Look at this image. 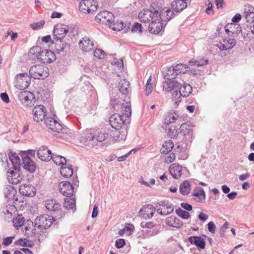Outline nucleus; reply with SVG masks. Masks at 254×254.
I'll use <instances>...</instances> for the list:
<instances>
[{
    "mask_svg": "<svg viewBox=\"0 0 254 254\" xmlns=\"http://www.w3.org/2000/svg\"><path fill=\"white\" fill-rule=\"evenodd\" d=\"M68 31V27L66 25L56 24L54 26L53 34L54 40H63Z\"/></svg>",
    "mask_w": 254,
    "mask_h": 254,
    "instance_id": "obj_11",
    "label": "nucleus"
},
{
    "mask_svg": "<svg viewBox=\"0 0 254 254\" xmlns=\"http://www.w3.org/2000/svg\"><path fill=\"white\" fill-rule=\"evenodd\" d=\"M109 122L113 128L119 130L122 128L125 122L124 115L114 114L110 117Z\"/></svg>",
    "mask_w": 254,
    "mask_h": 254,
    "instance_id": "obj_14",
    "label": "nucleus"
},
{
    "mask_svg": "<svg viewBox=\"0 0 254 254\" xmlns=\"http://www.w3.org/2000/svg\"><path fill=\"white\" fill-rule=\"evenodd\" d=\"M182 166L178 163H174L170 165L169 172L171 176L175 179H179L182 175Z\"/></svg>",
    "mask_w": 254,
    "mask_h": 254,
    "instance_id": "obj_27",
    "label": "nucleus"
},
{
    "mask_svg": "<svg viewBox=\"0 0 254 254\" xmlns=\"http://www.w3.org/2000/svg\"><path fill=\"white\" fill-rule=\"evenodd\" d=\"M38 158L43 161H49L52 158L51 151L47 146H42L37 152Z\"/></svg>",
    "mask_w": 254,
    "mask_h": 254,
    "instance_id": "obj_19",
    "label": "nucleus"
},
{
    "mask_svg": "<svg viewBox=\"0 0 254 254\" xmlns=\"http://www.w3.org/2000/svg\"><path fill=\"white\" fill-rule=\"evenodd\" d=\"M208 230L211 233L213 234L215 232L216 226L213 221H210L207 224Z\"/></svg>",
    "mask_w": 254,
    "mask_h": 254,
    "instance_id": "obj_64",
    "label": "nucleus"
},
{
    "mask_svg": "<svg viewBox=\"0 0 254 254\" xmlns=\"http://www.w3.org/2000/svg\"><path fill=\"white\" fill-rule=\"evenodd\" d=\"M151 21L148 26V29L149 32L153 34L159 33L166 25V23L165 24L163 23L165 21H162L161 18L159 17H156ZM166 22L165 21V22Z\"/></svg>",
    "mask_w": 254,
    "mask_h": 254,
    "instance_id": "obj_10",
    "label": "nucleus"
},
{
    "mask_svg": "<svg viewBox=\"0 0 254 254\" xmlns=\"http://www.w3.org/2000/svg\"><path fill=\"white\" fill-rule=\"evenodd\" d=\"M59 190L64 195L71 197L73 193V187L70 182L65 181L61 182L59 185Z\"/></svg>",
    "mask_w": 254,
    "mask_h": 254,
    "instance_id": "obj_15",
    "label": "nucleus"
},
{
    "mask_svg": "<svg viewBox=\"0 0 254 254\" xmlns=\"http://www.w3.org/2000/svg\"><path fill=\"white\" fill-rule=\"evenodd\" d=\"M155 211V207L151 204L143 206L139 210L140 216L145 219L152 218Z\"/></svg>",
    "mask_w": 254,
    "mask_h": 254,
    "instance_id": "obj_17",
    "label": "nucleus"
},
{
    "mask_svg": "<svg viewBox=\"0 0 254 254\" xmlns=\"http://www.w3.org/2000/svg\"><path fill=\"white\" fill-rule=\"evenodd\" d=\"M187 0H174L172 4V8L173 10L172 11L175 13V12L177 13H179L185 9L187 7V3L186 2ZM171 11L172 10L170 9ZM175 15V13H174ZM175 16V15H174ZM173 16L172 18H173Z\"/></svg>",
    "mask_w": 254,
    "mask_h": 254,
    "instance_id": "obj_23",
    "label": "nucleus"
},
{
    "mask_svg": "<svg viewBox=\"0 0 254 254\" xmlns=\"http://www.w3.org/2000/svg\"><path fill=\"white\" fill-rule=\"evenodd\" d=\"M46 209L52 212L53 217L61 219L64 216V213L62 211L61 205L55 199H48L45 201Z\"/></svg>",
    "mask_w": 254,
    "mask_h": 254,
    "instance_id": "obj_4",
    "label": "nucleus"
},
{
    "mask_svg": "<svg viewBox=\"0 0 254 254\" xmlns=\"http://www.w3.org/2000/svg\"><path fill=\"white\" fill-rule=\"evenodd\" d=\"M188 241L191 245H195L198 249H205V242L201 236H190L188 238Z\"/></svg>",
    "mask_w": 254,
    "mask_h": 254,
    "instance_id": "obj_26",
    "label": "nucleus"
},
{
    "mask_svg": "<svg viewBox=\"0 0 254 254\" xmlns=\"http://www.w3.org/2000/svg\"><path fill=\"white\" fill-rule=\"evenodd\" d=\"M7 179L10 183L17 184L22 180V177L20 175V169L18 170L8 171L7 172Z\"/></svg>",
    "mask_w": 254,
    "mask_h": 254,
    "instance_id": "obj_20",
    "label": "nucleus"
},
{
    "mask_svg": "<svg viewBox=\"0 0 254 254\" xmlns=\"http://www.w3.org/2000/svg\"><path fill=\"white\" fill-rule=\"evenodd\" d=\"M162 73L164 78L168 80L167 81H163V85L165 82H168L173 80H179L180 79L179 78L176 79V76L177 75H176V72H175L174 66L168 67L166 68H164V70L162 71Z\"/></svg>",
    "mask_w": 254,
    "mask_h": 254,
    "instance_id": "obj_21",
    "label": "nucleus"
},
{
    "mask_svg": "<svg viewBox=\"0 0 254 254\" xmlns=\"http://www.w3.org/2000/svg\"><path fill=\"white\" fill-rule=\"evenodd\" d=\"M246 13L245 18L248 22L254 23V12L251 11L249 10L248 11H245Z\"/></svg>",
    "mask_w": 254,
    "mask_h": 254,
    "instance_id": "obj_53",
    "label": "nucleus"
},
{
    "mask_svg": "<svg viewBox=\"0 0 254 254\" xmlns=\"http://www.w3.org/2000/svg\"><path fill=\"white\" fill-rule=\"evenodd\" d=\"M192 195L195 196L194 199L196 202H202L205 199V193L203 188L199 187L196 188L192 192Z\"/></svg>",
    "mask_w": 254,
    "mask_h": 254,
    "instance_id": "obj_29",
    "label": "nucleus"
},
{
    "mask_svg": "<svg viewBox=\"0 0 254 254\" xmlns=\"http://www.w3.org/2000/svg\"><path fill=\"white\" fill-rule=\"evenodd\" d=\"M33 59L36 58L41 63H50L55 61L56 57L55 53L51 50H44L39 46L32 47L29 53Z\"/></svg>",
    "mask_w": 254,
    "mask_h": 254,
    "instance_id": "obj_3",
    "label": "nucleus"
},
{
    "mask_svg": "<svg viewBox=\"0 0 254 254\" xmlns=\"http://www.w3.org/2000/svg\"><path fill=\"white\" fill-rule=\"evenodd\" d=\"M81 1L79 4V10L84 13H89L91 11H94L95 9H96L97 6L95 4H94V8H90V7H88L86 6V3H91V0H81Z\"/></svg>",
    "mask_w": 254,
    "mask_h": 254,
    "instance_id": "obj_34",
    "label": "nucleus"
},
{
    "mask_svg": "<svg viewBox=\"0 0 254 254\" xmlns=\"http://www.w3.org/2000/svg\"><path fill=\"white\" fill-rule=\"evenodd\" d=\"M54 218L48 215H41L36 217L34 223L38 228L46 229L52 224Z\"/></svg>",
    "mask_w": 254,
    "mask_h": 254,
    "instance_id": "obj_6",
    "label": "nucleus"
},
{
    "mask_svg": "<svg viewBox=\"0 0 254 254\" xmlns=\"http://www.w3.org/2000/svg\"><path fill=\"white\" fill-rule=\"evenodd\" d=\"M229 227V223L227 222H225L224 224L221 226L220 230V236L223 237L224 236L225 232L227 229Z\"/></svg>",
    "mask_w": 254,
    "mask_h": 254,
    "instance_id": "obj_61",
    "label": "nucleus"
},
{
    "mask_svg": "<svg viewBox=\"0 0 254 254\" xmlns=\"http://www.w3.org/2000/svg\"><path fill=\"white\" fill-rule=\"evenodd\" d=\"M108 136V134L106 133L100 132L98 133L97 135L95 136L96 140L97 142H100L104 141L107 138Z\"/></svg>",
    "mask_w": 254,
    "mask_h": 254,
    "instance_id": "obj_55",
    "label": "nucleus"
},
{
    "mask_svg": "<svg viewBox=\"0 0 254 254\" xmlns=\"http://www.w3.org/2000/svg\"><path fill=\"white\" fill-rule=\"evenodd\" d=\"M208 60H204L203 58L198 59L196 60V65L198 66H203L208 64Z\"/></svg>",
    "mask_w": 254,
    "mask_h": 254,
    "instance_id": "obj_63",
    "label": "nucleus"
},
{
    "mask_svg": "<svg viewBox=\"0 0 254 254\" xmlns=\"http://www.w3.org/2000/svg\"><path fill=\"white\" fill-rule=\"evenodd\" d=\"M174 92L172 95V101L176 106H178L182 100V94L179 90H173Z\"/></svg>",
    "mask_w": 254,
    "mask_h": 254,
    "instance_id": "obj_39",
    "label": "nucleus"
},
{
    "mask_svg": "<svg viewBox=\"0 0 254 254\" xmlns=\"http://www.w3.org/2000/svg\"><path fill=\"white\" fill-rule=\"evenodd\" d=\"M95 20L102 23H112L114 21V17L112 12L105 10L98 13L95 17Z\"/></svg>",
    "mask_w": 254,
    "mask_h": 254,
    "instance_id": "obj_16",
    "label": "nucleus"
},
{
    "mask_svg": "<svg viewBox=\"0 0 254 254\" xmlns=\"http://www.w3.org/2000/svg\"><path fill=\"white\" fill-rule=\"evenodd\" d=\"M141 227L142 228H147L149 229H151L153 228L156 224L152 221H149L147 222H142L140 224Z\"/></svg>",
    "mask_w": 254,
    "mask_h": 254,
    "instance_id": "obj_56",
    "label": "nucleus"
},
{
    "mask_svg": "<svg viewBox=\"0 0 254 254\" xmlns=\"http://www.w3.org/2000/svg\"><path fill=\"white\" fill-rule=\"evenodd\" d=\"M44 122L47 127L54 131L60 133L64 132V128L63 125L52 117H47Z\"/></svg>",
    "mask_w": 254,
    "mask_h": 254,
    "instance_id": "obj_9",
    "label": "nucleus"
},
{
    "mask_svg": "<svg viewBox=\"0 0 254 254\" xmlns=\"http://www.w3.org/2000/svg\"><path fill=\"white\" fill-rule=\"evenodd\" d=\"M142 29L141 24L138 22H135L131 27V31L138 34H141L142 32Z\"/></svg>",
    "mask_w": 254,
    "mask_h": 254,
    "instance_id": "obj_52",
    "label": "nucleus"
},
{
    "mask_svg": "<svg viewBox=\"0 0 254 254\" xmlns=\"http://www.w3.org/2000/svg\"><path fill=\"white\" fill-rule=\"evenodd\" d=\"M80 48L85 52H89L93 49L94 44L89 38L84 37L79 42Z\"/></svg>",
    "mask_w": 254,
    "mask_h": 254,
    "instance_id": "obj_24",
    "label": "nucleus"
},
{
    "mask_svg": "<svg viewBox=\"0 0 254 254\" xmlns=\"http://www.w3.org/2000/svg\"><path fill=\"white\" fill-rule=\"evenodd\" d=\"M61 174L65 178L70 177L73 174L72 166H63L61 168Z\"/></svg>",
    "mask_w": 254,
    "mask_h": 254,
    "instance_id": "obj_37",
    "label": "nucleus"
},
{
    "mask_svg": "<svg viewBox=\"0 0 254 254\" xmlns=\"http://www.w3.org/2000/svg\"><path fill=\"white\" fill-rule=\"evenodd\" d=\"M124 229L125 231L129 232V234L130 235L133 233L134 227L132 224L127 223L125 225Z\"/></svg>",
    "mask_w": 254,
    "mask_h": 254,
    "instance_id": "obj_59",
    "label": "nucleus"
},
{
    "mask_svg": "<svg viewBox=\"0 0 254 254\" xmlns=\"http://www.w3.org/2000/svg\"><path fill=\"white\" fill-rule=\"evenodd\" d=\"M125 245L126 242L124 239H119L116 241L115 246L117 249L123 248Z\"/></svg>",
    "mask_w": 254,
    "mask_h": 254,
    "instance_id": "obj_57",
    "label": "nucleus"
},
{
    "mask_svg": "<svg viewBox=\"0 0 254 254\" xmlns=\"http://www.w3.org/2000/svg\"><path fill=\"white\" fill-rule=\"evenodd\" d=\"M12 222L14 227L16 229H18L23 226L24 222V218L22 215L18 214L16 217L13 218Z\"/></svg>",
    "mask_w": 254,
    "mask_h": 254,
    "instance_id": "obj_42",
    "label": "nucleus"
},
{
    "mask_svg": "<svg viewBox=\"0 0 254 254\" xmlns=\"http://www.w3.org/2000/svg\"><path fill=\"white\" fill-rule=\"evenodd\" d=\"M64 206L66 209H73L75 207V200L68 197L64 199Z\"/></svg>",
    "mask_w": 254,
    "mask_h": 254,
    "instance_id": "obj_43",
    "label": "nucleus"
},
{
    "mask_svg": "<svg viewBox=\"0 0 254 254\" xmlns=\"http://www.w3.org/2000/svg\"><path fill=\"white\" fill-rule=\"evenodd\" d=\"M47 69V67L42 65H35L30 68L29 74L34 79H44L49 75Z\"/></svg>",
    "mask_w": 254,
    "mask_h": 254,
    "instance_id": "obj_5",
    "label": "nucleus"
},
{
    "mask_svg": "<svg viewBox=\"0 0 254 254\" xmlns=\"http://www.w3.org/2000/svg\"><path fill=\"white\" fill-rule=\"evenodd\" d=\"M52 43H55V49L56 52L58 54H60L61 52L63 51L66 45L65 43L63 42V40H54Z\"/></svg>",
    "mask_w": 254,
    "mask_h": 254,
    "instance_id": "obj_40",
    "label": "nucleus"
},
{
    "mask_svg": "<svg viewBox=\"0 0 254 254\" xmlns=\"http://www.w3.org/2000/svg\"><path fill=\"white\" fill-rule=\"evenodd\" d=\"M14 239V237H8L4 238L3 240L2 244L4 246H8L12 243Z\"/></svg>",
    "mask_w": 254,
    "mask_h": 254,
    "instance_id": "obj_62",
    "label": "nucleus"
},
{
    "mask_svg": "<svg viewBox=\"0 0 254 254\" xmlns=\"http://www.w3.org/2000/svg\"><path fill=\"white\" fill-rule=\"evenodd\" d=\"M163 90L170 92L172 90H179L182 94V97H188L192 92L191 86L185 83L183 80H173L168 82L164 83L162 85Z\"/></svg>",
    "mask_w": 254,
    "mask_h": 254,
    "instance_id": "obj_2",
    "label": "nucleus"
},
{
    "mask_svg": "<svg viewBox=\"0 0 254 254\" xmlns=\"http://www.w3.org/2000/svg\"><path fill=\"white\" fill-rule=\"evenodd\" d=\"M106 55V53L102 50L97 49L94 51V56L100 59L104 58Z\"/></svg>",
    "mask_w": 254,
    "mask_h": 254,
    "instance_id": "obj_54",
    "label": "nucleus"
},
{
    "mask_svg": "<svg viewBox=\"0 0 254 254\" xmlns=\"http://www.w3.org/2000/svg\"><path fill=\"white\" fill-rule=\"evenodd\" d=\"M191 190V185L188 181H185L180 185L179 190L182 194L188 195L190 193Z\"/></svg>",
    "mask_w": 254,
    "mask_h": 254,
    "instance_id": "obj_35",
    "label": "nucleus"
},
{
    "mask_svg": "<svg viewBox=\"0 0 254 254\" xmlns=\"http://www.w3.org/2000/svg\"><path fill=\"white\" fill-rule=\"evenodd\" d=\"M35 224L31 220L27 221V225L25 226L23 232L27 237H32L35 234Z\"/></svg>",
    "mask_w": 254,
    "mask_h": 254,
    "instance_id": "obj_33",
    "label": "nucleus"
},
{
    "mask_svg": "<svg viewBox=\"0 0 254 254\" xmlns=\"http://www.w3.org/2000/svg\"><path fill=\"white\" fill-rule=\"evenodd\" d=\"M45 22L44 20H42L39 21L37 22H34L30 25V27L34 30H38L41 29L44 25L45 24Z\"/></svg>",
    "mask_w": 254,
    "mask_h": 254,
    "instance_id": "obj_51",
    "label": "nucleus"
},
{
    "mask_svg": "<svg viewBox=\"0 0 254 254\" xmlns=\"http://www.w3.org/2000/svg\"><path fill=\"white\" fill-rule=\"evenodd\" d=\"M122 108L126 117H130L131 115V105L130 102H126L122 105Z\"/></svg>",
    "mask_w": 254,
    "mask_h": 254,
    "instance_id": "obj_47",
    "label": "nucleus"
},
{
    "mask_svg": "<svg viewBox=\"0 0 254 254\" xmlns=\"http://www.w3.org/2000/svg\"><path fill=\"white\" fill-rule=\"evenodd\" d=\"M17 191L12 186H7L4 190V194L6 198L9 200H17L16 197Z\"/></svg>",
    "mask_w": 254,
    "mask_h": 254,
    "instance_id": "obj_28",
    "label": "nucleus"
},
{
    "mask_svg": "<svg viewBox=\"0 0 254 254\" xmlns=\"http://www.w3.org/2000/svg\"><path fill=\"white\" fill-rule=\"evenodd\" d=\"M24 168L30 173L35 171L36 166L31 158L27 155H24L22 157Z\"/></svg>",
    "mask_w": 254,
    "mask_h": 254,
    "instance_id": "obj_22",
    "label": "nucleus"
},
{
    "mask_svg": "<svg viewBox=\"0 0 254 254\" xmlns=\"http://www.w3.org/2000/svg\"><path fill=\"white\" fill-rule=\"evenodd\" d=\"M9 160L12 165L13 169L14 170H18L20 169V159L15 153L10 151L8 154Z\"/></svg>",
    "mask_w": 254,
    "mask_h": 254,
    "instance_id": "obj_31",
    "label": "nucleus"
},
{
    "mask_svg": "<svg viewBox=\"0 0 254 254\" xmlns=\"http://www.w3.org/2000/svg\"><path fill=\"white\" fill-rule=\"evenodd\" d=\"M174 147V143L171 140L166 141L162 147L161 148V152L163 154H167L170 152Z\"/></svg>",
    "mask_w": 254,
    "mask_h": 254,
    "instance_id": "obj_41",
    "label": "nucleus"
},
{
    "mask_svg": "<svg viewBox=\"0 0 254 254\" xmlns=\"http://www.w3.org/2000/svg\"><path fill=\"white\" fill-rule=\"evenodd\" d=\"M31 76L26 73H21L16 75L15 77V83L16 85H19L20 87L26 89L28 87L31 82Z\"/></svg>",
    "mask_w": 254,
    "mask_h": 254,
    "instance_id": "obj_12",
    "label": "nucleus"
},
{
    "mask_svg": "<svg viewBox=\"0 0 254 254\" xmlns=\"http://www.w3.org/2000/svg\"><path fill=\"white\" fill-rule=\"evenodd\" d=\"M236 44V41L234 39L226 38L223 39V43H220L217 47L220 50L226 51L232 49Z\"/></svg>",
    "mask_w": 254,
    "mask_h": 254,
    "instance_id": "obj_25",
    "label": "nucleus"
},
{
    "mask_svg": "<svg viewBox=\"0 0 254 254\" xmlns=\"http://www.w3.org/2000/svg\"><path fill=\"white\" fill-rule=\"evenodd\" d=\"M230 29H233V31H234V33H236L237 34L240 33L241 31V27L240 25H238L236 24H230Z\"/></svg>",
    "mask_w": 254,
    "mask_h": 254,
    "instance_id": "obj_58",
    "label": "nucleus"
},
{
    "mask_svg": "<svg viewBox=\"0 0 254 254\" xmlns=\"http://www.w3.org/2000/svg\"><path fill=\"white\" fill-rule=\"evenodd\" d=\"M18 98L25 106L33 105V100L35 99L33 93L28 91H20L18 94Z\"/></svg>",
    "mask_w": 254,
    "mask_h": 254,
    "instance_id": "obj_8",
    "label": "nucleus"
},
{
    "mask_svg": "<svg viewBox=\"0 0 254 254\" xmlns=\"http://www.w3.org/2000/svg\"><path fill=\"white\" fill-rule=\"evenodd\" d=\"M142 236L144 239H148L156 235L158 233V231L155 230H142Z\"/></svg>",
    "mask_w": 254,
    "mask_h": 254,
    "instance_id": "obj_45",
    "label": "nucleus"
},
{
    "mask_svg": "<svg viewBox=\"0 0 254 254\" xmlns=\"http://www.w3.org/2000/svg\"><path fill=\"white\" fill-rule=\"evenodd\" d=\"M176 75H178L181 73H185L187 71L190 69L189 66L187 64H176L174 66Z\"/></svg>",
    "mask_w": 254,
    "mask_h": 254,
    "instance_id": "obj_36",
    "label": "nucleus"
},
{
    "mask_svg": "<svg viewBox=\"0 0 254 254\" xmlns=\"http://www.w3.org/2000/svg\"><path fill=\"white\" fill-rule=\"evenodd\" d=\"M176 213L179 217L184 219H188L190 217L189 212L180 208L176 210Z\"/></svg>",
    "mask_w": 254,
    "mask_h": 254,
    "instance_id": "obj_48",
    "label": "nucleus"
},
{
    "mask_svg": "<svg viewBox=\"0 0 254 254\" xmlns=\"http://www.w3.org/2000/svg\"><path fill=\"white\" fill-rule=\"evenodd\" d=\"M119 90L123 95H128L130 90L129 81L124 79L120 80L119 82Z\"/></svg>",
    "mask_w": 254,
    "mask_h": 254,
    "instance_id": "obj_32",
    "label": "nucleus"
},
{
    "mask_svg": "<svg viewBox=\"0 0 254 254\" xmlns=\"http://www.w3.org/2000/svg\"><path fill=\"white\" fill-rule=\"evenodd\" d=\"M168 134L171 138H176L179 134V131L176 126H171L168 130Z\"/></svg>",
    "mask_w": 254,
    "mask_h": 254,
    "instance_id": "obj_49",
    "label": "nucleus"
},
{
    "mask_svg": "<svg viewBox=\"0 0 254 254\" xmlns=\"http://www.w3.org/2000/svg\"><path fill=\"white\" fill-rule=\"evenodd\" d=\"M177 118L178 117L177 116L175 113H168L164 119V123L167 125L174 123Z\"/></svg>",
    "mask_w": 254,
    "mask_h": 254,
    "instance_id": "obj_46",
    "label": "nucleus"
},
{
    "mask_svg": "<svg viewBox=\"0 0 254 254\" xmlns=\"http://www.w3.org/2000/svg\"><path fill=\"white\" fill-rule=\"evenodd\" d=\"M47 110L46 108L42 105L35 106L32 109L31 115L35 122H40L45 119L46 116Z\"/></svg>",
    "mask_w": 254,
    "mask_h": 254,
    "instance_id": "obj_7",
    "label": "nucleus"
},
{
    "mask_svg": "<svg viewBox=\"0 0 254 254\" xmlns=\"http://www.w3.org/2000/svg\"><path fill=\"white\" fill-rule=\"evenodd\" d=\"M52 160L57 165H66V159L65 157L55 154H52Z\"/></svg>",
    "mask_w": 254,
    "mask_h": 254,
    "instance_id": "obj_38",
    "label": "nucleus"
},
{
    "mask_svg": "<svg viewBox=\"0 0 254 254\" xmlns=\"http://www.w3.org/2000/svg\"><path fill=\"white\" fill-rule=\"evenodd\" d=\"M166 224L168 226L177 228H181L183 225V222L174 216L167 217L166 219Z\"/></svg>",
    "mask_w": 254,
    "mask_h": 254,
    "instance_id": "obj_30",
    "label": "nucleus"
},
{
    "mask_svg": "<svg viewBox=\"0 0 254 254\" xmlns=\"http://www.w3.org/2000/svg\"><path fill=\"white\" fill-rule=\"evenodd\" d=\"M15 244L16 246H26L28 247H32L33 244H30V242L27 239H19L15 242Z\"/></svg>",
    "mask_w": 254,
    "mask_h": 254,
    "instance_id": "obj_50",
    "label": "nucleus"
},
{
    "mask_svg": "<svg viewBox=\"0 0 254 254\" xmlns=\"http://www.w3.org/2000/svg\"><path fill=\"white\" fill-rule=\"evenodd\" d=\"M166 209L164 210V215H169L174 211V206L172 203H170L166 207Z\"/></svg>",
    "mask_w": 254,
    "mask_h": 254,
    "instance_id": "obj_60",
    "label": "nucleus"
},
{
    "mask_svg": "<svg viewBox=\"0 0 254 254\" xmlns=\"http://www.w3.org/2000/svg\"><path fill=\"white\" fill-rule=\"evenodd\" d=\"M35 188L29 184H23L19 187V192L22 195L33 196L36 193Z\"/></svg>",
    "mask_w": 254,
    "mask_h": 254,
    "instance_id": "obj_18",
    "label": "nucleus"
},
{
    "mask_svg": "<svg viewBox=\"0 0 254 254\" xmlns=\"http://www.w3.org/2000/svg\"><path fill=\"white\" fill-rule=\"evenodd\" d=\"M180 135L184 136L185 141L191 142L193 138L192 127L188 124H183L180 126Z\"/></svg>",
    "mask_w": 254,
    "mask_h": 254,
    "instance_id": "obj_13",
    "label": "nucleus"
},
{
    "mask_svg": "<svg viewBox=\"0 0 254 254\" xmlns=\"http://www.w3.org/2000/svg\"><path fill=\"white\" fill-rule=\"evenodd\" d=\"M174 15V12L170 9H163L161 11H159L157 10H154L153 7L152 9H143L138 13L140 20L144 22H149L156 17H159L161 18L162 21H168L172 19Z\"/></svg>",
    "mask_w": 254,
    "mask_h": 254,
    "instance_id": "obj_1",
    "label": "nucleus"
},
{
    "mask_svg": "<svg viewBox=\"0 0 254 254\" xmlns=\"http://www.w3.org/2000/svg\"><path fill=\"white\" fill-rule=\"evenodd\" d=\"M113 25H114V27L112 28V29L114 30L121 31L124 29H125L126 31H127L128 30V29L129 28V26H127V27L126 28V24L123 22L122 21H118L114 22Z\"/></svg>",
    "mask_w": 254,
    "mask_h": 254,
    "instance_id": "obj_44",
    "label": "nucleus"
}]
</instances>
